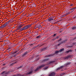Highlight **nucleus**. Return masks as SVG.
<instances>
[{
    "instance_id": "43",
    "label": "nucleus",
    "mask_w": 76,
    "mask_h": 76,
    "mask_svg": "<svg viewBox=\"0 0 76 76\" xmlns=\"http://www.w3.org/2000/svg\"><path fill=\"white\" fill-rule=\"evenodd\" d=\"M70 10H72V11H73V8H72L70 9Z\"/></svg>"
},
{
    "instance_id": "1",
    "label": "nucleus",
    "mask_w": 76,
    "mask_h": 76,
    "mask_svg": "<svg viewBox=\"0 0 76 76\" xmlns=\"http://www.w3.org/2000/svg\"><path fill=\"white\" fill-rule=\"evenodd\" d=\"M31 26H32V24L27 25L26 26H25L21 28H20V31H23L24 30H26V29H27L28 28H29L31 27Z\"/></svg>"
},
{
    "instance_id": "13",
    "label": "nucleus",
    "mask_w": 76,
    "mask_h": 76,
    "mask_svg": "<svg viewBox=\"0 0 76 76\" xmlns=\"http://www.w3.org/2000/svg\"><path fill=\"white\" fill-rule=\"evenodd\" d=\"M41 27V25L39 24H38L37 26V28H40Z\"/></svg>"
},
{
    "instance_id": "11",
    "label": "nucleus",
    "mask_w": 76,
    "mask_h": 76,
    "mask_svg": "<svg viewBox=\"0 0 76 76\" xmlns=\"http://www.w3.org/2000/svg\"><path fill=\"white\" fill-rule=\"evenodd\" d=\"M72 12H66L65 14V16H66V15H69V14H70V13H71Z\"/></svg>"
},
{
    "instance_id": "31",
    "label": "nucleus",
    "mask_w": 76,
    "mask_h": 76,
    "mask_svg": "<svg viewBox=\"0 0 76 76\" xmlns=\"http://www.w3.org/2000/svg\"><path fill=\"white\" fill-rule=\"evenodd\" d=\"M72 29L75 30L76 29V27H74L72 28Z\"/></svg>"
},
{
    "instance_id": "27",
    "label": "nucleus",
    "mask_w": 76,
    "mask_h": 76,
    "mask_svg": "<svg viewBox=\"0 0 76 76\" xmlns=\"http://www.w3.org/2000/svg\"><path fill=\"white\" fill-rule=\"evenodd\" d=\"M65 14H64V15H61V18H63V17H64V16H65Z\"/></svg>"
},
{
    "instance_id": "20",
    "label": "nucleus",
    "mask_w": 76,
    "mask_h": 76,
    "mask_svg": "<svg viewBox=\"0 0 76 76\" xmlns=\"http://www.w3.org/2000/svg\"><path fill=\"white\" fill-rule=\"evenodd\" d=\"M34 15V14H33V13H31L30 14H29L28 15V16H33Z\"/></svg>"
},
{
    "instance_id": "64",
    "label": "nucleus",
    "mask_w": 76,
    "mask_h": 76,
    "mask_svg": "<svg viewBox=\"0 0 76 76\" xmlns=\"http://www.w3.org/2000/svg\"><path fill=\"white\" fill-rule=\"evenodd\" d=\"M75 50H76V49H75Z\"/></svg>"
},
{
    "instance_id": "46",
    "label": "nucleus",
    "mask_w": 76,
    "mask_h": 76,
    "mask_svg": "<svg viewBox=\"0 0 76 76\" xmlns=\"http://www.w3.org/2000/svg\"><path fill=\"white\" fill-rule=\"evenodd\" d=\"M29 33L28 34H31V31H29Z\"/></svg>"
},
{
    "instance_id": "60",
    "label": "nucleus",
    "mask_w": 76,
    "mask_h": 76,
    "mask_svg": "<svg viewBox=\"0 0 76 76\" xmlns=\"http://www.w3.org/2000/svg\"><path fill=\"white\" fill-rule=\"evenodd\" d=\"M10 41H12V40H10Z\"/></svg>"
},
{
    "instance_id": "22",
    "label": "nucleus",
    "mask_w": 76,
    "mask_h": 76,
    "mask_svg": "<svg viewBox=\"0 0 76 76\" xmlns=\"http://www.w3.org/2000/svg\"><path fill=\"white\" fill-rule=\"evenodd\" d=\"M20 28H21L20 27V26H18V28H17L16 29L17 30H19V29H20Z\"/></svg>"
},
{
    "instance_id": "42",
    "label": "nucleus",
    "mask_w": 76,
    "mask_h": 76,
    "mask_svg": "<svg viewBox=\"0 0 76 76\" xmlns=\"http://www.w3.org/2000/svg\"><path fill=\"white\" fill-rule=\"evenodd\" d=\"M70 56H67V57H66V58H69V57Z\"/></svg>"
},
{
    "instance_id": "17",
    "label": "nucleus",
    "mask_w": 76,
    "mask_h": 76,
    "mask_svg": "<svg viewBox=\"0 0 76 76\" xmlns=\"http://www.w3.org/2000/svg\"><path fill=\"white\" fill-rule=\"evenodd\" d=\"M64 51V48L60 49L59 51V52H61V51Z\"/></svg>"
},
{
    "instance_id": "26",
    "label": "nucleus",
    "mask_w": 76,
    "mask_h": 76,
    "mask_svg": "<svg viewBox=\"0 0 76 76\" xmlns=\"http://www.w3.org/2000/svg\"><path fill=\"white\" fill-rule=\"evenodd\" d=\"M65 75V73H62L60 74V76H63V75Z\"/></svg>"
},
{
    "instance_id": "16",
    "label": "nucleus",
    "mask_w": 76,
    "mask_h": 76,
    "mask_svg": "<svg viewBox=\"0 0 76 76\" xmlns=\"http://www.w3.org/2000/svg\"><path fill=\"white\" fill-rule=\"evenodd\" d=\"M50 56H52V57H54L53 54H50L48 56H47V57H50Z\"/></svg>"
},
{
    "instance_id": "48",
    "label": "nucleus",
    "mask_w": 76,
    "mask_h": 76,
    "mask_svg": "<svg viewBox=\"0 0 76 76\" xmlns=\"http://www.w3.org/2000/svg\"><path fill=\"white\" fill-rule=\"evenodd\" d=\"M22 10H23V11H24L25 10V9H23Z\"/></svg>"
},
{
    "instance_id": "21",
    "label": "nucleus",
    "mask_w": 76,
    "mask_h": 76,
    "mask_svg": "<svg viewBox=\"0 0 76 76\" xmlns=\"http://www.w3.org/2000/svg\"><path fill=\"white\" fill-rule=\"evenodd\" d=\"M72 9H73V10L72 11H71V12H73V11H74L75 10V9H76V7H74L72 8Z\"/></svg>"
},
{
    "instance_id": "54",
    "label": "nucleus",
    "mask_w": 76,
    "mask_h": 76,
    "mask_svg": "<svg viewBox=\"0 0 76 76\" xmlns=\"http://www.w3.org/2000/svg\"><path fill=\"white\" fill-rule=\"evenodd\" d=\"M13 18H11V20H13Z\"/></svg>"
},
{
    "instance_id": "18",
    "label": "nucleus",
    "mask_w": 76,
    "mask_h": 76,
    "mask_svg": "<svg viewBox=\"0 0 76 76\" xmlns=\"http://www.w3.org/2000/svg\"><path fill=\"white\" fill-rule=\"evenodd\" d=\"M27 54V52H25L22 55V56H25V55H26V54Z\"/></svg>"
},
{
    "instance_id": "45",
    "label": "nucleus",
    "mask_w": 76,
    "mask_h": 76,
    "mask_svg": "<svg viewBox=\"0 0 76 76\" xmlns=\"http://www.w3.org/2000/svg\"><path fill=\"white\" fill-rule=\"evenodd\" d=\"M19 15V14H18L17 15H15V17H16V16H18V15Z\"/></svg>"
},
{
    "instance_id": "36",
    "label": "nucleus",
    "mask_w": 76,
    "mask_h": 76,
    "mask_svg": "<svg viewBox=\"0 0 76 76\" xmlns=\"http://www.w3.org/2000/svg\"><path fill=\"white\" fill-rule=\"evenodd\" d=\"M19 52H18V53H16V54L15 55V56H17V55H18V54H19Z\"/></svg>"
},
{
    "instance_id": "38",
    "label": "nucleus",
    "mask_w": 76,
    "mask_h": 76,
    "mask_svg": "<svg viewBox=\"0 0 76 76\" xmlns=\"http://www.w3.org/2000/svg\"><path fill=\"white\" fill-rule=\"evenodd\" d=\"M61 39H60L58 40V42H59V41H61Z\"/></svg>"
},
{
    "instance_id": "30",
    "label": "nucleus",
    "mask_w": 76,
    "mask_h": 76,
    "mask_svg": "<svg viewBox=\"0 0 76 76\" xmlns=\"http://www.w3.org/2000/svg\"><path fill=\"white\" fill-rule=\"evenodd\" d=\"M24 13H23V14L22 15V16H26V14L25 15H23V14H24Z\"/></svg>"
},
{
    "instance_id": "10",
    "label": "nucleus",
    "mask_w": 76,
    "mask_h": 76,
    "mask_svg": "<svg viewBox=\"0 0 76 76\" xmlns=\"http://www.w3.org/2000/svg\"><path fill=\"white\" fill-rule=\"evenodd\" d=\"M60 52L59 51L57 50L55 51V53H53V56H55V54H57V53H59Z\"/></svg>"
},
{
    "instance_id": "55",
    "label": "nucleus",
    "mask_w": 76,
    "mask_h": 76,
    "mask_svg": "<svg viewBox=\"0 0 76 76\" xmlns=\"http://www.w3.org/2000/svg\"><path fill=\"white\" fill-rule=\"evenodd\" d=\"M37 61L39 60V59H38L37 60Z\"/></svg>"
},
{
    "instance_id": "51",
    "label": "nucleus",
    "mask_w": 76,
    "mask_h": 76,
    "mask_svg": "<svg viewBox=\"0 0 76 76\" xmlns=\"http://www.w3.org/2000/svg\"><path fill=\"white\" fill-rule=\"evenodd\" d=\"M13 56H14V57H16V55H14Z\"/></svg>"
},
{
    "instance_id": "14",
    "label": "nucleus",
    "mask_w": 76,
    "mask_h": 76,
    "mask_svg": "<svg viewBox=\"0 0 76 76\" xmlns=\"http://www.w3.org/2000/svg\"><path fill=\"white\" fill-rule=\"evenodd\" d=\"M6 26H7L6 25V24L5 23L4 24L3 26H1L0 27V28H4Z\"/></svg>"
},
{
    "instance_id": "24",
    "label": "nucleus",
    "mask_w": 76,
    "mask_h": 76,
    "mask_svg": "<svg viewBox=\"0 0 76 76\" xmlns=\"http://www.w3.org/2000/svg\"><path fill=\"white\" fill-rule=\"evenodd\" d=\"M18 51H19V49H18V50H17L15 51V52H14V53H17V52H18Z\"/></svg>"
},
{
    "instance_id": "7",
    "label": "nucleus",
    "mask_w": 76,
    "mask_h": 76,
    "mask_svg": "<svg viewBox=\"0 0 76 76\" xmlns=\"http://www.w3.org/2000/svg\"><path fill=\"white\" fill-rule=\"evenodd\" d=\"M47 48L46 47H44L43 48H42L40 49L41 51H45V49Z\"/></svg>"
},
{
    "instance_id": "34",
    "label": "nucleus",
    "mask_w": 76,
    "mask_h": 76,
    "mask_svg": "<svg viewBox=\"0 0 76 76\" xmlns=\"http://www.w3.org/2000/svg\"><path fill=\"white\" fill-rule=\"evenodd\" d=\"M17 76H23V75H21L20 74H18L17 75Z\"/></svg>"
},
{
    "instance_id": "47",
    "label": "nucleus",
    "mask_w": 76,
    "mask_h": 76,
    "mask_svg": "<svg viewBox=\"0 0 76 76\" xmlns=\"http://www.w3.org/2000/svg\"><path fill=\"white\" fill-rule=\"evenodd\" d=\"M12 56L11 55L10 56V58H12Z\"/></svg>"
},
{
    "instance_id": "19",
    "label": "nucleus",
    "mask_w": 76,
    "mask_h": 76,
    "mask_svg": "<svg viewBox=\"0 0 76 76\" xmlns=\"http://www.w3.org/2000/svg\"><path fill=\"white\" fill-rule=\"evenodd\" d=\"M48 60V59H45L42 61V62H45V61H47Z\"/></svg>"
},
{
    "instance_id": "2",
    "label": "nucleus",
    "mask_w": 76,
    "mask_h": 76,
    "mask_svg": "<svg viewBox=\"0 0 76 76\" xmlns=\"http://www.w3.org/2000/svg\"><path fill=\"white\" fill-rule=\"evenodd\" d=\"M45 66V65L44 64L41 65L40 66H37V68L35 69H34V72H36L37 70H40L42 67H44Z\"/></svg>"
},
{
    "instance_id": "59",
    "label": "nucleus",
    "mask_w": 76,
    "mask_h": 76,
    "mask_svg": "<svg viewBox=\"0 0 76 76\" xmlns=\"http://www.w3.org/2000/svg\"><path fill=\"white\" fill-rule=\"evenodd\" d=\"M31 7V8H32V7Z\"/></svg>"
},
{
    "instance_id": "56",
    "label": "nucleus",
    "mask_w": 76,
    "mask_h": 76,
    "mask_svg": "<svg viewBox=\"0 0 76 76\" xmlns=\"http://www.w3.org/2000/svg\"><path fill=\"white\" fill-rule=\"evenodd\" d=\"M22 13V12H20L19 14H20V13Z\"/></svg>"
},
{
    "instance_id": "5",
    "label": "nucleus",
    "mask_w": 76,
    "mask_h": 76,
    "mask_svg": "<svg viewBox=\"0 0 76 76\" xmlns=\"http://www.w3.org/2000/svg\"><path fill=\"white\" fill-rule=\"evenodd\" d=\"M6 25L7 26H8V28L9 29V26H10V20L7 22L6 23Z\"/></svg>"
},
{
    "instance_id": "9",
    "label": "nucleus",
    "mask_w": 76,
    "mask_h": 76,
    "mask_svg": "<svg viewBox=\"0 0 76 76\" xmlns=\"http://www.w3.org/2000/svg\"><path fill=\"white\" fill-rule=\"evenodd\" d=\"M66 42H67V40L65 39H64V40H63L62 42H61V43H62V44H64L66 43Z\"/></svg>"
},
{
    "instance_id": "4",
    "label": "nucleus",
    "mask_w": 76,
    "mask_h": 76,
    "mask_svg": "<svg viewBox=\"0 0 76 76\" xmlns=\"http://www.w3.org/2000/svg\"><path fill=\"white\" fill-rule=\"evenodd\" d=\"M56 75V73L54 72H53L49 74L48 76H55Z\"/></svg>"
},
{
    "instance_id": "12",
    "label": "nucleus",
    "mask_w": 76,
    "mask_h": 76,
    "mask_svg": "<svg viewBox=\"0 0 76 76\" xmlns=\"http://www.w3.org/2000/svg\"><path fill=\"white\" fill-rule=\"evenodd\" d=\"M64 67V66H60V67L58 68L57 69V70H60V69L61 68H63V67Z\"/></svg>"
},
{
    "instance_id": "62",
    "label": "nucleus",
    "mask_w": 76,
    "mask_h": 76,
    "mask_svg": "<svg viewBox=\"0 0 76 76\" xmlns=\"http://www.w3.org/2000/svg\"><path fill=\"white\" fill-rule=\"evenodd\" d=\"M38 23L37 24V25H38Z\"/></svg>"
},
{
    "instance_id": "53",
    "label": "nucleus",
    "mask_w": 76,
    "mask_h": 76,
    "mask_svg": "<svg viewBox=\"0 0 76 76\" xmlns=\"http://www.w3.org/2000/svg\"><path fill=\"white\" fill-rule=\"evenodd\" d=\"M74 38L75 39H76V37H75Z\"/></svg>"
},
{
    "instance_id": "40",
    "label": "nucleus",
    "mask_w": 76,
    "mask_h": 76,
    "mask_svg": "<svg viewBox=\"0 0 76 76\" xmlns=\"http://www.w3.org/2000/svg\"><path fill=\"white\" fill-rule=\"evenodd\" d=\"M53 63V61H51L49 63V64H51V63Z\"/></svg>"
},
{
    "instance_id": "23",
    "label": "nucleus",
    "mask_w": 76,
    "mask_h": 76,
    "mask_svg": "<svg viewBox=\"0 0 76 76\" xmlns=\"http://www.w3.org/2000/svg\"><path fill=\"white\" fill-rule=\"evenodd\" d=\"M61 44L62 45V43H61V42L60 43L57 44V46H58H58H60V45H61Z\"/></svg>"
},
{
    "instance_id": "52",
    "label": "nucleus",
    "mask_w": 76,
    "mask_h": 76,
    "mask_svg": "<svg viewBox=\"0 0 76 76\" xmlns=\"http://www.w3.org/2000/svg\"><path fill=\"white\" fill-rule=\"evenodd\" d=\"M26 8V7H24V9H25Z\"/></svg>"
},
{
    "instance_id": "33",
    "label": "nucleus",
    "mask_w": 76,
    "mask_h": 76,
    "mask_svg": "<svg viewBox=\"0 0 76 76\" xmlns=\"http://www.w3.org/2000/svg\"><path fill=\"white\" fill-rule=\"evenodd\" d=\"M19 26L20 28H21V27H22V26H23V25H20V26Z\"/></svg>"
},
{
    "instance_id": "8",
    "label": "nucleus",
    "mask_w": 76,
    "mask_h": 76,
    "mask_svg": "<svg viewBox=\"0 0 76 76\" xmlns=\"http://www.w3.org/2000/svg\"><path fill=\"white\" fill-rule=\"evenodd\" d=\"M41 37H42V35L40 34L39 36H37L36 37V38H37V39H39V38H41Z\"/></svg>"
},
{
    "instance_id": "37",
    "label": "nucleus",
    "mask_w": 76,
    "mask_h": 76,
    "mask_svg": "<svg viewBox=\"0 0 76 76\" xmlns=\"http://www.w3.org/2000/svg\"><path fill=\"white\" fill-rule=\"evenodd\" d=\"M47 68H48V66H45V69H47Z\"/></svg>"
},
{
    "instance_id": "3",
    "label": "nucleus",
    "mask_w": 76,
    "mask_h": 76,
    "mask_svg": "<svg viewBox=\"0 0 76 76\" xmlns=\"http://www.w3.org/2000/svg\"><path fill=\"white\" fill-rule=\"evenodd\" d=\"M48 22H51L52 20H54V19H53V17H49L48 18Z\"/></svg>"
},
{
    "instance_id": "58",
    "label": "nucleus",
    "mask_w": 76,
    "mask_h": 76,
    "mask_svg": "<svg viewBox=\"0 0 76 76\" xmlns=\"http://www.w3.org/2000/svg\"><path fill=\"white\" fill-rule=\"evenodd\" d=\"M12 64L11 65H10V66H12V64Z\"/></svg>"
},
{
    "instance_id": "61",
    "label": "nucleus",
    "mask_w": 76,
    "mask_h": 76,
    "mask_svg": "<svg viewBox=\"0 0 76 76\" xmlns=\"http://www.w3.org/2000/svg\"><path fill=\"white\" fill-rule=\"evenodd\" d=\"M11 15H12L10 14V16H11Z\"/></svg>"
},
{
    "instance_id": "25",
    "label": "nucleus",
    "mask_w": 76,
    "mask_h": 76,
    "mask_svg": "<svg viewBox=\"0 0 76 76\" xmlns=\"http://www.w3.org/2000/svg\"><path fill=\"white\" fill-rule=\"evenodd\" d=\"M11 47V45H10V47ZM12 50V51H13V48H10V51Z\"/></svg>"
},
{
    "instance_id": "28",
    "label": "nucleus",
    "mask_w": 76,
    "mask_h": 76,
    "mask_svg": "<svg viewBox=\"0 0 76 76\" xmlns=\"http://www.w3.org/2000/svg\"><path fill=\"white\" fill-rule=\"evenodd\" d=\"M66 65H69L70 64V62H67L66 64Z\"/></svg>"
},
{
    "instance_id": "6",
    "label": "nucleus",
    "mask_w": 76,
    "mask_h": 76,
    "mask_svg": "<svg viewBox=\"0 0 76 76\" xmlns=\"http://www.w3.org/2000/svg\"><path fill=\"white\" fill-rule=\"evenodd\" d=\"M33 72H34V69H31L30 71L27 72V75H29V74H31V73H32Z\"/></svg>"
},
{
    "instance_id": "32",
    "label": "nucleus",
    "mask_w": 76,
    "mask_h": 76,
    "mask_svg": "<svg viewBox=\"0 0 76 76\" xmlns=\"http://www.w3.org/2000/svg\"><path fill=\"white\" fill-rule=\"evenodd\" d=\"M63 30L60 31H59V33H61V32H63Z\"/></svg>"
},
{
    "instance_id": "41",
    "label": "nucleus",
    "mask_w": 76,
    "mask_h": 76,
    "mask_svg": "<svg viewBox=\"0 0 76 76\" xmlns=\"http://www.w3.org/2000/svg\"><path fill=\"white\" fill-rule=\"evenodd\" d=\"M56 34H54V35H53V36L54 37H55V36H56Z\"/></svg>"
},
{
    "instance_id": "63",
    "label": "nucleus",
    "mask_w": 76,
    "mask_h": 76,
    "mask_svg": "<svg viewBox=\"0 0 76 76\" xmlns=\"http://www.w3.org/2000/svg\"><path fill=\"white\" fill-rule=\"evenodd\" d=\"M10 13H11V12H10Z\"/></svg>"
},
{
    "instance_id": "50",
    "label": "nucleus",
    "mask_w": 76,
    "mask_h": 76,
    "mask_svg": "<svg viewBox=\"0 0 76 76\" xmlns=\"http://www.w3.org/2000/svg\"><path fill=\"white\" fill-rule=\"evenodd\" d=\"M12 30H10V32H12Z\"/></svg>"
},
{
    "instance_id": "15",
    "label": "nucleus",
    "mask_w": 76,
    "mask_h": 76,
    "mask_svg": "<svg viewBox=\"0 0 76 76\" xmlns=\"http://www.w3.org/2000/svg\"><path fill=\"white\" fill-rule=\"evenodd\" d=\"M72 50L71 49H70L66 51V53H69V52H72Z\"/></svg>"
},
{
    "instance_id": "57",
    "label": "nucleus",
    "mask_w": 76,
    "mask_h": 76,
    "mask_svg": "<svg viewBox=\"0 0 76 76\" xmlns=\"http://www.w3.org/2000/svg\"><path fill=\"white\" fill-rule=\"evenodd\" d=\"M31 45H33V44H31Z\"/></svg>"
},
{
    "instance_id": "49",
    "label": "nucleus",
    "mask_w": 76,
    "mask_h": 76,
    "mask_svg": "<svg viewBox=\"0 0 76 76\" xmlns=\"http://www.w3.org/2000/svg\"><path fill=\"white\" fill-rule=\"evenodd\" d=\"M33 6V4H32L31 5H30V6Z\"/></svg>"
},
{
    "instance_id": "44",
    "label": "nucleus",
    "mask_w": 76,
    "mask_h": 76,
    "mask_svg": "<svg viewBox=\"0 0 76 76\" xmlns=\"http://www.w3.org/2000/svg\"><path fill=\"white\" fill-rule=\"evenodd\" d=\"M73 6V4H70L69 6Z\"/></svg>"
},
{
    "instance_id": "35",
    "label": "nucleus",
    "mask_w": 76,
    "mask_h": 76,
    "mask_svg": "<svg viewBox=\"0 0 76 76\" xmlns=\"http://www.w3.org/2000/svg\"><path fill=\"white\" fill-rule=\"evenodd\" d=\"M4 73V71H3V72L1 74V75H3V74Z\"/></svg>"
},
{
    "instance_id": "29",
    "label": "nucleus",
    "mask_w": 76,
    "mask_h": 76,
    "mask_svg": "<svg viewBox=\"0 0 76 76\" xmlns=\"http://www.w3.org/2000/svg\"><path fill=\"white\" fill-rule=\"evenodd\" d=\"M23 66H20L18 68V69H19L20 68H22V67H23Z\"/></svg>"
},
{
    "instance_id": "39",
    "label": "nucleus",
    "mask_w": 76,
    "mask_h": 76,
    "mask_svg": "<svg viewBox=\"0 0 76 76\" xmlns=\"http://www.w3.org/2000/svg\"><path fill=\"white\" fill-rule=\"evenodd\" d=\"M58 36H57L56 38V39H58Z\"/></svg>"
}]
</instances>
